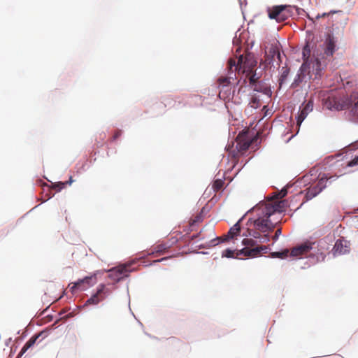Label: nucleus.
<instances>
[{"label": "nucleus", "instance_id": "72a5a7b5", "mask_svg": "<svg viewBox=\"0 0 358 358\" xmlns=\"http://www.w3.org/2000/svg\"><path fill=\"white\" fill-rule=\"evenodd\" d=\"M336 12L335 11H331L330 13H324L322 14H317L316 16H315V18L316 19H320V17H326V16H328L329 14L331 13H335Z\"/></svg>", "mask_w": 358, "mask_h": 358}, {"label": "nucleus", "instance_id": "6ab92c4d", "mask_svg": "<svg viewBox=\"0 0 358 358\" xmlns=\"http://www.w3.org/2000/svg\"><path fill=\"white\" fill-rule=\"evenodd\" d=\"M42 335V333H40V334H36L34 336H33L32 337H31L29 338V340L24 344V345L22 347L20 352V355H22V354H24L29 348H31V346H33L36 340Z\"/></svg>", "mask_w": 358, "mask_h": 358}, {"label": "nucleus", "instance_id": "cd10ccee", "mask_svg": "<svg viewBox=\"0 0 358 358\" xmlns=\"http://www.w3.org/2000/svg\"><path fill=\"white\" fill-rule=\"evenodd\" d=\"M313 255L316 257L317 262H324L326 257L325 252L322 251L321 249H317V252Z\"/></svg>", "mask_w": 358, "mask_h": 358}, {"label": "nucleus", "instance_id": "7c9ffc66", "mask_svg": "<svg viewBox=\"0 0 358 358\" xmlns=\"http://www.w3.org/2000/svg\"><path fill=\"white\" fill-rule=\"evenodd\" d=\"M202 220H203V215L201 213L196 215L193 219H191L190 224L194 225V224L202 221Z\"/></svg>", "mask_w": 358, "mask_h": 358}, {"label": "nucleus", "instance_id": "aec40b11", "mask_svg": "<svg viewBox=\"0 0 358 358\" xmlns=\"http://www.w3.org/2000/svg\"><path fill=\"white\" fill-rule=\"evenodd\" d=\"M290 16V12L289 10V6H287V9L283 10L281 13L279 15V17H278L275 20L278 22H285L286 20H287Z\"/></svg>", "mask_w": 358, "mask_h": 358}, {"label": "nucleus", "instance_id": "e433bc0d", "mask_svg": "<svg viewBox=\"0 0 358 358\" xmlns=\"http://www.w3.org/2000/svg\"><path fill=\"white\" fill-rule=\"evenodd\" d=\"M263 92L265 94H271V90L268 87H265L263 90Z\"/></svg>", "mask_w": 358, "mask_h": 358}, {"label": "nucleus", "instance_id": "ddd939ff", "mask_svg": "<svg viewBox=\"0 0 358 358\" xmlns=\"http://www.w3.org/2000/svg\"><path fill=\"white\" fill-rule=\"evenodd\" d=\"M236 148L238 150L245 152L250 146L252 141L248 138L246 134H239L236 137Z\"/></svg>", "mask_w": 358, "mask_h": 358}, {"label": "nucleus", "instance_id": "ea45409f", "mask_svg": "<svg viewBox=\"0 0 358 358\" xmlns=\"http://www.w3.org/2000/svg\"><path fill=\"white\" fill-rule=\"evenodd\" d=\"M308 19H310V20L314 21V17H310V15H308Z\"/></svg>", "mask_w": 358, "mask_h": 358}, {"label": "nucleus", "instance_id": "4c0bfd02", "mask_svg": "<svg viewBox=\"0 0 358 358\" xmlns=\"http://www.w3.org/2000/svg\"><path fill=\"white\" fill-rule=\"evenodd\" d=\"M168 259V257L162 258V259H157V260L154 261V262H155V263H156V262H162V261H164V260H165V259Z\"/></svg>", "mask_w": 358, "mask_h": 358}, {"label": "nucleus", "instance_id": "2f4dec72", "mask_svg": "<svg viewBox=\"0 0 358 358\" xmlns=\"http://www.w3.org/2000/svg\"><path fill=\"white\" fill-rule=\"evenodd\" d=\"M357 165H358V156L355 157L353 159L350 161L347 164V166H350V167L357 166Z\"/></svg>", "mask_w": 358, "mask_h": 358}, {"label": "nucleus", "instance_id": "9b49d317", "mask_svg": "<svg viewBox=\"0 0 358 358\" xmlns=\"http://www.w3.org/2000/svg\"><path fill=\"white\" fill-rule=\"evenodd\" d=\"M267 250L268 247L265 245L257 246L253 248H245L236 252V258L241 255L255 257L259 256L262 252H267Z\"/></svg>", "mask_w": 358, "mask_h": 358}, {"label": "nucleus", "instance_id": "f3484780", "mask_svg": "<svg viewBox=\"0 0 358 358\" xmlns=\"http://www.w3.org/2000/svg\"><path fill=\"white\" fill-rule=\"evenodd\" d=\"M170 246L166 243H161L156 246H154L152 249V251L149 255H155L156 256H159L166 254Z\"/></svg>", "mask_w": 358, "mask_h": 358}, {"label": "nucleus", "instance_id": "dca6fc26", "mask_svg": "<svg viewBox=\"0 0 358 358\" xmlns=\"http://www.w3.org/2000/svg\"><path fill=\"white\" fill-rule=\"evenodd\" d=\"M266 54V61L268 62V64H271L273 61H275V58L278 59V64L280 65V63L282 62L280 58V54L279 49L277 45H272L269 48L268 52Z\"/></svg>", "mask_w": 358, "mask_h": 358}, {"label": "nucleus", "instance_id": "9d476101", "mask_svg": "<svg viewBox=\"0 0 358 358\" xmlns=\"http://www.w3.org/2000/svg\"><path fill=\"white\" fill-rule=\"evenodd\" d=\"M96 282V275L91 276H87L83 279L78 280L77 282L73 283V285L70 287V290L73 293L77 289H81L83 290L87 289V287L92 286Z\"/></svg>", "mask_w": 358, "mask_h": 358}, {"label": "nucleus", "instance_id": "bb28decb", "mask_svg": "<svg viewBox=\"0 0 358 358\" xmlns=\"http://www.w3.org/2000/svg\"><path fill=\"white\" fill-rule=\"evenodd\" d=\"M287 194V189L286 188L282 189L280 192H276L271 198L275 199H280L284 198Z\"/></svg>", "mask_w": 358, "mask_h": 358}, {"label": "nucleus", "instance_id": "7ed1b4c3", "mask_svg": "<svg viewBox=\"0 0 358 358\" xmlns=\"http://www.w3.org/2000/svg\"><path fill=\"white\" fill-rule=\"evenodd\" d=\"M253 211L257 218L253 222L255 230H250L249 235L259 239L261 243L267 242L269 241L268 234L275 228L279 221L273 222L271 215L266 214L264 208L259 203L253 208Z\"/></svg>", "mask_w": 358, "mask_h": 358}, {"label": "nucleus", "instance_id": "423d86ee", "mask_svg": "<svg viewBox=\"0 0 358 358\" xmlns=\"http://www.w3.org/2000/svg\"><path fill=\"white\" fill-rule=\"evenodd\" d=\"M132 264V262H129L110 269L108 271L109 277L115 281H120L123 278L127 277L129 273L134 270L131 268Z\"/></svg>", "mask_w": 358, "mask_h": 358}, {"label": "nucleus", "instance_id": "58836bf2", "mask_svg": "<svg viewBox=\"0 0 358 358\" xmlns=\"http://www.w3.org/2000/svg\"><path fill=\"white\" fill-rule=\"evenodd\" d=\"M322 241H319L317 243V248H318L319 246L321 247L322 249H324V247L322 245Z\"/></svg>", "mask_w": 358, "mask_h": 358}, {"label": "nucleus", "instance_id": "c9c22d12", "mask_svg": "<svg viewBox=\"0 0 358 358\" xmlns=\"http://www.w3.org/2000/svg\"><path fill=\"white\" fill-rule=\"evenodd\" d=\"M173 101V99L170 98V97H167L164 99V101L167 102V103H164V105L165 106H171V102Z\"/></svg>", "mask_w": 358, "mask_h": 358}, {"label": "nucleus", "instance_id": "f03ea898", "mask_svg": "<svg viewBox=\"0 0 358 358\" xmlns=\"http://www.w3.org/2000/svg\"><path fill=\"white\" fill-rule=\"evenodd\" d=\"M252 57L248 55L245 57L240 55L238 62L234 58H230L228 61V73L227 76H220L218 80V87L220 89L219 97L224 101H229L234 93V90L231 87V80L236 79V71H242L244 73L248 66L247 62L250 60Z\"/></svg>", "mask_w": 358, "mask_h": 358}, {"label": "nucleus", "instance_id": "412c9836", "mask_svg": "<svg viewBox=\"0 0 358 358\" xmlns=\"http://www.w3.org/2000/svg\"><path fill=\"white\" fill-rule=\"evenodd\" d=\"M289 69H287L286 67H283L282 68V73H281V75H280V78H279L280 87H281L282 85V84L286 81L287 78L288 74H289Z\"/></svg>", "mask_w": 358, "mask_h": 358}, {"label": "nucleus", "instance_id": "a878e982", "mask_svg": "<svg viewBox=\"0 0 358 358\" xmlns=\"http://www.w3.org/2000/svg\"><path fill=\"white\" fill-rule=\"evenodd\" d=\"M250 105L252 108H257L260 106V100L257 96L251 97Z\"/></svg>", "mask_w": 358, "mask_h": 358}, {"label": "nucleus", "instance_id": "f704fd0d", "mask_svg": "<svg viewBox=\"0 0 358 358\" xmlns=\"http://www.w3.org/2000/svg\"><path fill=\"white\" fill-rule=\"evenodd\" d=\"M281 234V229H278L276 231H275V235L273 237V239L274 241L277 240L278 236L280 235Z\"/></svg>", "mask_w": 358, "mask_h": 358}, {"label": "nucleus", "instance_id": "b1692460", "mask_svg": "<svg viewBox=\"0 0 358 358\" xmlns=\"http://www.w3.org/2000/svg\"><path fill=\"white\" fill-rule=\"evenodd\" d=\"M73 179H72V177L71 176L70 178H69V180L68 181H66V182H57V183H55L53 185V187L55 188H58V190H61L62 189L66 187V185H71V183L73 182Z\"/></svg>", "mask_w": 358, "mask_h": 358}, {"label": "nucleus", "instance_id": "6e6552de", "mask_svg": "<svg viewBox=\"0 0 358 358\" xmlns=\"http://www.w3.org/2000/svg\"><path fill=\"white\" fill-rule=\"evenodd\" d=\"M315 242L306 241L303 243L293 248L290 251L292 257H299L306 255L311 250L315 249Z\"/></svg>", "mask_w": 358, "mask_h": 358}, {"label": "nucleus", "instance_id": "5701e85b", "mask_svg": "<svg viewBox=\"0 0 358 358\" xmlns=\"http://www.w3.org/2000/svg\"><path fill=\"white\" fill-rule=\"evenodd\" d=\"M224 182L221 179L215 180L212 185V187L215 192L220 191L224 186Z\"/></svg>", "mask_w": 358, "mask_h": 358}, {"label": "nucleus", "instance_id": "20e7f679", "mask_svg": "<svg viewBox=\"0 0 358 358\" xmlns=\"http://www.w3.org/2000/svg\"><path fill=\"white\" fill-rule=\"evenodd\" d=\"M324 106L330 110H350L351 121L358 123V94L352 93L350 96L343 97L329 96Z\"/></svg>", "mask_w": 358, "mask_h": 358}, {"label": "nucleus", "instance_id": "473e14b6", "mask_svg": "<svg viewBox=\"0 0 358 358\" xmlns=\"http://www.w3.org/2000/svg\"><path fill=\"white\" fill-rule=\"evenodd\" d=\"M121 135L122 131L120 129L116 130L113 136V141L117 140Z\"/></svg>", "mask_w": 358, "mask_h": 358}, {"label": "nucleus", "instance_id": "39448f33", "mask_svg": "<svg viewBox=\"0 0 358 358\" xmlns=\"http://www.w3.org/2000/svg\"><path fill=\"white\" fill-rule=\"evenodd\" d=\"M274 198H268L266 201L259 203L260 206L263 207L266 214L273 215L275 213H281L285 210L286 201L285 200L276 201Z\"/></svg>", "mask_w": 358, "mask_h": 358}, {"label": "nucleus", "instance_id": "f8f14e48", "mask_svg": "<svg viewBox=\"0 0 358 358\" xmlns=\"http://www.w3.org/2000/svg\"><path fill=\"white\" fill-rule=\"evenodd\" d=\"M241 231V227L239 222L236 223L229 231L228 234L222 237H217L211 241L213 245H217L220 242L225 241L229 238H233L235 236H237Z\"/></svg>", "mask_w": 358, "mask_h": 358}, {"label": "nucleus", "instance_id": "a211bd4d", "mask_svg": "<svg viewBox=\"0 0 358 358\" xmlns=\"http://www.w3.org/2000/svg\"><path fill=\"white\" fill-rule=\"evenodd\" d=\"M287 9V6H275L268 10V17L271 19L275 20L283 10Z\"/></svg>", "mask_w": 358, "mask_h": 358}, {"label": "nucleus", "instance_id": "f257e3e1", "mask_svg": "<svg viewBox=\"0 0 358 358\" xmlns=\"http://www.w3.org/2000/svg\"><path fill=\"white\" fill-rule=\"evenodd\" d=\"M336 48V40L331 34L327 35L323 48L320 50L317 48L310 55L309 45L306 44L302 52L303 62L300 68L301 73H308L312 71L315 76H320L321 71L327 65V57H333Z\"/></svg>", "mask_w": 358, "mask_h": 358}, {"label": "nucleus", "instance_id": "1a4fd4ad", "mask_svg": "<svg viewBox=\"0 0 358 358\" xmlns=\"http://www.w3.org/2000/svg\"><path fill=\"white\" fill-rule=\"evenodd\" d=\"M106 292H107L105 285H99L97 288L96 292L86 301V302L84 304V306L99 304L106 298Z\"/></svg>", "mask_w": 358, "mask_h": 358}, {"label": "nucleus", "instance_id": "c85d7f7f", "mask_svg": "<svg viewBox=\"0 0 358 358\" xmlns=\"http://www.w3.org/2000/svg\"><path fill=\"white\" fill-rule=\"evenodd\" d=\"M242 243L245 248L254 247L256 245V241L251 238H244Z\"/></svg>", "mask_w": 358, "mask_h": 358}, {"label": "nucleus", "instance_id": "2eb2a0df", "mask_svg": "<svg viewBox=\"0 0 358 358\" xmlns=\"http://www.w3.org/2000/svg\"><path fill=\"white\" fill-rule=\"evenodd\" d=\"M313 103L312 101H309L308 103L305 104L303 108L300 110L297 117H296V124L297 126L300 127L302 122L305 120L308 114L313 110Z\"/></svg>", "mask_w": 358, "mask_h": 358}, {"label": "nucleus", "instance_id": "393cba45", "mask_svg": "<svg viewBox=\"0 0 358 358\" xmlns=\"http://www.w3.org/2000/svg\"><path fill=\"white\" fill-rule=\"evenodd\" d=\"M257 80H258V78L256 77V74L255 73H253L249 78L250 84L252 85H254V90L257 91V92H261L262 90L258 87L257 85H256V83H257Z\"/></svg>", "mask_w": 358, "mask_h": 358}, {"label": "nucleus", "instance_id": "4be33fe9", "mask_svg": "<svg viewBox=\"0 0 358 358\" xmlns=\"http://www.w3.org/2000/svg\"><path fill=\"white\" fill-rule=\"evenodd\" d=\"M289 254L290 255L289 250L288 249H285L281 252H272L271 256L273 257L284 259V258L288 257Z\"/></svg>", "mask_w": 358, "mask_h": 358}, {"label": "nucleus", "instance_id": "4468645a", "mask_svg": "<svg viewBox=\"0 0 358 358\" xmlns=\"http://www.w3.org/2000/svg\"><path fill=\"white\" fill-rule=\"evenodd\" d=\"M349 252V247L345 241L338 239L336 241L333 249L332 254L334 257L345 255Z\"/></svg>", "mask_w": 358, "mask_h": 358}, {"label": "nucleus", "instance_id": "c756f323", "mask_svg": "<svg viewBox=\"0 0 358 358\" xmlns=\"http://www.w3.org/2000/svg\"><path fill=\"white\" fill-rule=\"evenodd\" d=\"M234 254H235L234 250H232L231 249H227L224 251H223L222 256L227 257V258H231V257H236V255L234 256Z\"/></svg>", "mask_w": 358, "mask_h": 358}, {"label": "nucleus", "instance_id": "0eeeda50", "mask_svg": "<svg viewBox=\"0 0 358 358\" xmlns=\"http://www.w3.org/2000/svg\"><path fill=\"white\" fill-rule=\"evenodd\" d=\"M332 177H327L325 174L321 176L316 185H311L306 189V198L307 200L316 196L323 189L326 187L327 181Z\"/></svg>", "mask_w": 358, "mask_h": 358}]
</instances>
